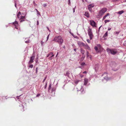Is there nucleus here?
I'll use <instances>...</instances> for the list:
<instances>
[{"instance_id":"obj_1","label":"nucleus","mask_w":126,"mask_h":126,"mask_svg":"<svg viewBox=\"0 0 126 126\" xmlns=\"http://www.w3.org/2000/svg\"><path fill=\"white\" fill-rule=\"evenodd\" d=\"M88 79L86 78H85L84 79V83L83 86H82L81 87V89L79 90L81 92V93L82 94L84 93L85 92L84 91V88H85L86 87V85L88 83Z\"/></svg>"},{"instance_id":"obj_2","label":"nucleus","mask_w":126,"mask_h":126,"mask_svg":"<svg viewBox=\"0 0 126 126\" xmlns=\"http://www.w3.org/2000/svg\"><path fill=\"white\" fill-rule=\"evenodd\" d=\"M106 51L109 54L110 53L112 55H115L117 52V49L115 48L110 49L108 48Z\"/></svg>"},{"instance_id":"obj_3","label":"nucleus","mask_w":126,"mask_h":126,"mask_svg":"<svg viewBox=\"0 0 126 126\" xmlns=\"http://www.w3.org/2000/svg\"><path fill=\"white\" fill-rule=\"evenodd\" d=\"M54 40L58 42L60 45H62L63 41V40L61 36L55 37L54 38Z\"/></svg>"},{"instance_id":"obj_4","label":"nucleus","mask_w":126,"mask_h":126,"mask_svg":"<svg viewBox=\"0 0 126 126\" xmlns=\"http://www.w3.org/2000/svg\"><path fill=\"white\" fill-rule=\"evenodd\" d=\"M110 66L112 67V70L114 71H116L118 69L117 68H115L117 66V64L114 61H112L110 64Z\"/></svg>"},{"instance_id":"obj_5","label":"nucleus","mask_w":126,"mask_h":126,"mask_svg":"<svg viewBox=\"0 0 126 126\" xmlns=\"http://www.w3.org/2000/svg\"><path fill=\"white\" fill-rule=\"evenodd\" d=\"M88 35L90 37V40H91L92 39L93 36V32L92 31V29H91L89 28L88 29Z\"/></svg>"},{"instance_id":"obj_6","label":"nucleus","mask_w":126,"mask_h":126,"mask_svg":"<svg viewBox=\"0 0 126 126\" xmlns=\"http://www.w3.org/2000/svg\"><path fill=\"white\" fill-rule=\"evenodd\" d=\"M107 73L105 72L102 75V76L106 75V76L104 77V79L102 80V81H104V82H106L107 81L109 80L110 79V78H108L107 76Z\"/></svg>"},{"instance_id":"obj_7","label":"nucleus","mask_w":126,"mask_h":126,"mask_svg":"<svg viewBox=\"0 0 126 126\" xmlns=\"http://www.w3.org/2000/svg\"><path fill=\"white\" fill-rule=\"evenodd\" d=\"M107 10L105 8L102 9L99 12V15L102 16L104 13Z\"/></svg>"},{"instance_id":"obj_8","label":"nucleus","mask_w":126,"mask_h":126,"mask_svg":"<svg viewBox=\"0 0 126 126\" xmlns=\"http://www.w3.org/2000/svg\"><path fill=\"white\" fill-rule=\"evenodd\" d=\"M91 25L93 27H96V23L93 20H91L90 21Z\"/></svg>"},{"instance_id":"obj_9","label":"nucleus","mask_w":126,"mask_h":126,"mask_svg":"<svg viewBox=\"0 0 126 126\" xmlns=\"http://www.w3.org/2000/svg\"><path fill=\"white\" fill-rule=\"evenodd\" d=\"M34 58L35 57L33 56L31 57L30 61L29 62V64H30L31 63H33V60H34Z\"/></svg>"},{"instance_id":"obj_10","label":"nucleus","mask_w":126,"mask_h":126,"mask_svg":"<svg viewBox=\"0 0 126 126\" xmlns=\"http://www.w3.org/2000/svg\"><path fill=\"white\" fill-rule=\"evenodd\" d=\"M83 47L89 50H90L91 49L90 47L87 44H85Z\"/></svg>"},{"instance_id":"obj_11","label":"nucleus","mask_w":126,"mask_h":126,"mask_svg":"<svg viewBox=\"0 0 126 126\" xmlns=\"http://www.w3.org/2000/svg\"><path fill=\"white\" fill-rule=\"evenodd\" d=\"M12 24H14L15 26V28L17 29H18L17 27L18 26V24L17 21H16L12 23Z\"/></svg>"},{"instance_id":"obj_12","label":"nucleus","mask_w":126,"mask_h":126,"mask_svg":"<svg viewBox=\"0 0 126 126\" xmlns=\"http://www.w3.org/2000/svg\"><path fill=\"white\" fill-rule=\"evenodd\" d=\"M99 67V65L98 64H95L94 66V69H95V71H96L98 69Z\"/></svg>"},{"instance_id":"obj_13","label":"nucleus","mask_w":126,"mask_h":126,"mask_svg":"<svg viewBox=\"0 0 126 126\" xmlns=\"http://www.w3.org/2000/svg\"><path fill=\"white\" fill-rule=\"evenodd\" d=\"M78 44L79 47L83 46L85 44L81 42H78Z\"/></svg>"},{"instance_id":"obj_14","label":"nucleus","mask_w":126,"mask_h":126,"mask_svg":"<svg viewBox=\"0 0 126 126\" xmlns=\"http://www.w3.org/2000/svg\"><path fill=\"white\" fill-rule=\"evenodd\" d=\"M70 75V73L69 71H67L66 72V73H64V75L65 76H67L68 77H69V75Z\"/></svg>"},{"instance_id":"obj_15","label":"nucleus","mask_w":126,"mask_h":126,"mask_svg":"<svg viewBox=\"0 0 126 126\" xmlns=\"http://www.w3.org/2000/svg\"><path fill=\"white\" fill-rule=\"evenodd\" d=\"M84 15L87 17H90L89 14L87 12H85Z\"/></svg>"},{"instance_id":"obj_16","label":"nucleus","mask_w":126,"mask_h":126,"mask_svg":"<svg viewBox=\"0 0 126 126\" xmlns=\"http://www.w3.org/2000/svg\"><path fill=\"white\" fill-rule=\"evenodd\" d=\"M26 104L25 103H23L22 104H20L19 105V106L21 107H22V108L23 109V108H24V105H25Z\"/></svg>"},{"instance_id":"obj_17","label":"nucleus","mask_w":126,"mask_h":126,"mask_svg":"<svg viewBox=\"0 0 126 126\" xmlns=\"http://www.w3.org/2000/svg\"><path fill=\"white\" fill-rule=\"evenodd\" d=\"M110 15V14L109 13H108L106 15H105L103 17V20L104 19H105L108 16H109Z\"/></svg>"},{"instance_id":"obj_18","label":"nucleus","mask_w":126,"mask_h":126,"mask_svg":"<svg viewBox=\"0 0 126 126\" xmlns=\"http://www.w3.org/2000/svg\"><path fill=\"white\" fill-rule=\"evenodd\" d=\"M124 11L123 10H121V11H120L117 12V14H119L120 15H121L124 13Z\"/></svg>"},{"instance_id":"obj_19","label":"nucleus","mask_w":126,"mask_h":126,"mask_svg":"<svg viewBox=\"0 0 126 126\" xmlns=\"http://www.w3.org/2000/svg\"><path fill=\"white\" fill-rule=\"evenodd\" d=\"M94 6V5L93 4H90L88 6V8H90L89 7H90L91 8H93Z\"/></svg>"},{"instance_id":"obj_20","label":"nucleus","mask_w":126,"mask_h":126,"mask_svg":"<svg viewBox=\"0 0 126 126\" xmlns=\"http://www.w3.org/2000/svg\"><path fill=\"white\" fill-rule=\"evenodd\" d=\"M108 31L106 32H105V34H104V35H103V37H106L108 35Z\"/></svg>"},{"instance_id":"obj_21","label":"nucleus","mask_w":126,"mask_h":126,"mask_svg":"<svg viewBox=\"0 0 126 126\" xmlns=\"http://www.w3.org/2000/svg\"><path fill=\"white\" fill-rule=\"evenodd\" d=\"M81 52L82 54H84V50L82 48L81 49Z\"/></svg>"},{"instance_id":"obj_22","label":"nucleus","mask_w":126,"mask_h":126,"mask_svg":"<svg viewBox=\"0 0 126 126\" xmlns=\"http://www.w3.org/2000/svg\"><path fill=\"white\" fill-rule=\"evenodd\" d=\"M79 81V80H76L75 81V83L76 84H77Z\"/></svg>"},{"instance_id":"obj_23","label":"nucleus","mask_w":126,"mask_h":126,"mask_svg":"<svg viewBox=\"0 0 126 126\" xmlns=\"http://www.w3.org/2000/svg\"><path fill=\"white\" fill-rule=\"evenodd\" d=\"M94 49L96 51H97L98 50V47L97 46H95L94 47Z\"/></svg>"},{"instance_id":"obj_24","label":"nucleus","mask_w":126,"mask_h":126,"mask_svg":"<svg viewBox=\"0 0 126 126\" xmlns=\"http://www.w3.org/2000/svg\"><path fill=\"white\" fill-rule=\"evenodd\" d=\"M51 84H50L49 85V86L48 88V90L49 91V90H50L51 88Z\"/></svg>"},{"instance_id":"obj_25","label":"nucleus","mask_w":126,"mask_h":126,"mask_svg":"<svg viewBox=\"0 0 126 126\" xmlns=\"http://www.w3.org/2000/svg\"><path fill=\"white\" fill-rule=\"evenodd\" d=\"M110 21L109 20H106L104 21V22L105 23H106L107 22Z\"/></svg>"},{"instance_id":"obj_26","label":"nucleus","mask_w":126,"mask_h":126,"mask_svg":"<svg viewBox=\"0 0 126 126\" xmlns=\"http://www.w3.org/2000/svg\"><path fill=\"white\" fill-rule=\"evenodd\" d=\"M85 64V63H82L81 64V65L82 66H84Z\"/></svg>"},{"instance_id":"obj_27","label":"nucleus","mask_w":126,"mask_h":126,"mask_svg":"<svg viewBox=\"0 0 126 126\" xmlns=\"http://www.w3.org/2000/svg\"><path fill=\"white\" fill-rule=\"evenodd\" d=\"M37 11V14H38L39 15H40V12L38 11L36 9H35Z\"/></svg>"},{"instance_id":"obj_28","label":"nucleus","mask_w":126,"mask_h":126,"mask_svg":"<svg viewBox=\"0 0 126 126\" xmlns=\"http://www.w3.org/2000/svg\"><path fill=\"white\" fill-rule=\"evenodd\" d=\"M29 67L30 68H32L33 67V65L32 64H31L29 66Z\"/></svg>"},{"instance_id":"obj_29","label":"nucleus","mask_w":126,"mask_h":126,"mask_svg":"<svg viewBox=\"0 0 126 126\" xmlns=\"http://www.w3.org/2000/svg\"><path fill=\"white\" fill-rule=\"evenodd\" d=\"M47 82H46V85L45 86V87H44V88L45 89H46V88H47Z\"/></svg>"},{"instance_id":"obj_30","label":"nucleus","mask_w":126,"mask_h":126,"mask_svg":"<svg viewBox=\"0 0 126 126\" xmlns=\"http://www.w3.org/2000/svg\"><path fill=\"white\" fill-rule=\"evenodd\" d=\"M86 40L88 43H90V41L89 39H87Z\"/></svg>"},{"instance_id":"obj_31","label":"nucleus","mask_w":126,"mask_h":126,"mask_svg":"<svg viewBox=\"0 0 126 126\" xmlns=\"http://www.w3.org/2000/svg\"><path fill=\"white\" fill-rule=\"evenodd\" d=\"M124 46H126V41H125L124 43L123 44Z\"/></svg>"},{"instance_id":"obj_32","label":"nucleus","mask_w":126,"mask_h":126,"mask_svg":"<svg viewBox=\"0 0 126 126\" xmlns=\"http://www.w3.org/2000/svg\"><path fill=\"white\" fill-rule=\"evenodd\" d=\"M87 72L86 71H84L82 73L83 74H86L87 73Z\"/></svg>"},{"instance_id":"obj_33","label":"nucleus","mask_w":126,"mask_h":126,"mask_svg":"<svg viewBox=\"0 0 126 126\" xmlns=\"http://www.w3.org/2000/svg\"><path fill=\"white\" fill-rule=\"evenodd\" d=\"M25 18V16H21V18H20V19H23Z\"/></svg>"},{"instance_id":"obj_34","label":"nucleus","mask_w":126,"mask_h":126,"mask_svg":"<svg viewBox=\"0 0 126 126\" xmlns=\"http://www.w3.org/2000/svg\"><path fill=\"white\" fill-rule=\"evenodd\" d=\"M38 57H37L36 58V60H35V62H36V63H37L38 62Z\"/></svg>"},{"instance_id":"obj_35","label":"nucleus","mask_w":126,"mask_h":126,"mask_svg":"<svg viewBox=\"0 0 126 126\" xmlns=\"http://www.w3.org/2000/svg\"><path fill=\"white\" fill-rule=\"evenodd\" d=\"M47 6V4H43V6L44 7H46Z\"/></svg>"},{"instance_id":"obj_36","label":"nucleus","mask_w":126,"mask_h":126,"mask_svg":"<svg viewBox=\"0 0 126 126\" xmlns=\"http://www.w3.org/2000/svg\"><path fill=\"white\" fill-rule=\"evenodd\" d=\"M87 56V57H89L91 59V56Z\"/></svg>"},{"instance_id":"obj_37","label":"nucleus","mask_w":126,"mask_h":126,"mask_svg":"<svg viewBox=\"0 0 126 126\" xmlns=\"http://www.w3.org/2000/svg\"><path fill=\"white\" fill-rule=\"evenodd\" d=\"M29 40H28L27 41H25V43H29Z\"/></svg>"},{"instance_id":"obj_38","label":"nucleus","mask_w":126,"mask_h":126,"mask_svg":"<svg viewBox=\"0 0 126 126\" xmlns=\"http://www.w3.org/2000/svg\"><path fill=\"white\" fill-rule=\"evenodd\" d=\"M119 32H115V34H116L118 35L119 33Z\"/></svg>"},{"instance_id":"obj_39","label":"nucleus","mask_w":126,"mask_h":126,"mask_svg":"<svg viewBox=\"0 0 126 126\" xmlns=\"http://www.w3.org/2000/svg\"><path fill=\"white\" fill-rule=\"evenodd\" d=\"M54 55L53 53H52V52H51L50 53V54H48V55Z\"/></svg>"},{"instance_id":"obj_40","label":"nucleus","mask_w":126,"mask_h":126,"mask_svg":"<svg viewBox=\"0 0 126 126\" xmlns=\"http://www.w3.org/2000/svg\"><path fill=\"white\" fill-rule=\"evenodd\" d=\"M17 14V16H18V15H20L21 14V12H19L18 14Z\"/></svg>"},{"instance_id":"obj_41","label":"nucleus","mask_w":126,"mask_h":126,"mask_svg":"<svg viewBox=\"0 0 126 126\" xmlns=\"http://www.w3.org/2000/svg\"><path fill=\"white\" fill-rule=\"evenodd\" d=\"M49 34L47 36V41L49 38Z\"/></svg>"},{"instance_id":"obj_42","label":"nucleus","mask_w":126,"mask_h":126,"mask_svg":"<svg viewBox=\"0 0 126 126\" xmlns=\"http://www.w3.org/2000/svg\"><path fill=\"white\" fill-rule=\"evenodd\" d=\"M39 24V22L38 20L37 21V25H38Z\"/></svg>"},{"instance_id":"obj_43","label":"nucleus","mask_w":126,"mask_h":126,"mask_svg":"<svg viewBox=\"0 0 126 126\" xmlns=\"http://www.w3.org/2000/svg\"><path fill=\"white\" fill-rule=\"evenodd\" d=\"M120 0H113V1L114 2H115L116 1H118Z\"/></svg>"},{"instance_id":"obj_44","label":"nucleus","mask_w":126,"mask_h":126,"mask_svg":"<svg viewBox=\"0 0 126 126\" xmlns=\"http://www.w3.org/2000/svg\"><path fill=\"white\" fill-rule=\"evenodd\" d=\"M68 4L70 5V0H68Z\"/></svg>"},{"instance_id":"obj_45","label":"nucleus","mask_w":126,"mask_h":126,"mask_svg":"<svg viewBox=\"0 0 126 126\" xmlns=\"http://www.w3.org/2000/svg\"><path fill=\"white\" fill-rule=\"evenodd\" d=\"M25 21V20H24V19H21L20 21V22H23V21Z\"/></svg>"},{"instance_id":"obj_46","label":"nucleus","mask_w":126,"mask_h":126,"mask_svg":"<svg viewBox=\"0 0 126 126\" xmlns=\"http://www.w3.org/2000/svg\"><path fill=\"white\" fill-rule=\"evenodd\" d=\"M20 15H18V16H17V18H20Z\"/></svg>"},{"instance_id":"obj_47","label":"nucleus","mask_w":126,"mask_h":126,"mask_svg":"<svg viewBox=\"0 0 126 126\" xmlns=\"http://www.w3.org/2000/svg\"><path fill=\"white\" fill-rule=\"evenodd\" d=\"M21 96V95H20L19 96H17L16 97V98H17V99H19V97L20 96Z\"/></svg>"},{"instance_id":"obj_48","label":"nucleus","mask_w":126,"mask_h":126,"mask_svg":"<svg viewBox=\"0 0 126 126\" xmlns=\"http://www.w3.org/2000/svg\"><path fill=\"white\" fill-rule=\"evenodd\" d=\"M46 79V77L43 80V82H44L45 81V80Z\"/></svg>"},{"instance_id":"obj_49","label":"nucleus","mask_w":126,"mask_h":126,"mask_svg":"<svg viewBox=\"0 0 126 126\" xmlns=\"http://www.w3.org/2000/svg\"><path fill=\"white\" fill-rule=\"evenodd\" d=\"M40 95V94H37V95L36 96V97H38Z\"/></svg>"},{"instance_id":"obj_50","label":"nucleus","mask_w":126,"mask_h":126,"mask_svg":"<svg viewBox=\"0 0 126 126\" xmlns=\"http://www.w3.org/2000/svg\"><path fill=\"white\" fill-rule=\"evenodd\" d=\"M84 57H85V56H83L82 57L81 59V60H83V59L84 58Z\"/></svg>"},{"instance_id":"obj_51","label":"nucleus","mask_w":126,"mask_h":126,"mask_svg":"<svg viewBox=\"0 0 126 126\" xmlns=\"http://www.w3.org/2000/svg\"><path fill=\"white\" fill-rule=\"evenodd\" d=\"M75 7L73 8V12L74 13L75 12Z\"/></svg>"},{"instance_id":"obj_52","label":"nucleus","mask_w":126,"mask_h":126,"mask_svg":"<svg viewBox=\"0 0 126 126\" xmlns=\"http://www.w3.org/2000/svg\"><path fill=\"white\" fill-rule=\"evenodd\" d=\"M111 29V28H109L108 29V31L110 30Z\"/></svg>"},{"instance_id":"obj_53","label":"nucleus","mask_w":126,"mask_h":126,"mask_svg":"<svg viewBox=\"0 0 126 126\" xmlns=\"http://www.w3.org/2000/svg\"><path fill=\"white\" fill-rule=\"evenodd\" d=\"M89 8H88L89 10L90 11L91 10L92 8L90 7Z\"/></svg>"},{"instance_id":"obj_54","label":"nucleus","mask_w":126,"mask_h":126,"mask_svg":"<svg viewBox=\"0 0 126 126\" xmlns=\"http://www.w3.org/2000/svg\"><path fill=\"white\" fill-rule=\"evenodd\" d=\"M53 56V55H52V56H51L50 57V59H52V57L53 56Z\"/></svg>"},{"instance_id":"obj_55","label":"nucleus","mask_w":126,"mask_h":126,"mask_svg":"<svg viewBox=\"0 0 126 126\" xmlns=\"http://www.w3.org/2000/svg\"><path fill=\"white\" fill-rule=\"evenodd\" d=\"M52 92H53V91H54V88H52Z\"/></svg>"},{"instance_id":"obj_56","label":"nucleus","mask_w":126,"mask_h":126,"mask_svg":"<svg viewBox=\"0 0 126 126\" xmlns=\"http://www.w3.org/2000/svg\"><path fill=\"white\" fill-rule=\"evenodd\" d=\"M102 26H100L99 28H98V31H99V30H100V28Z\"/></svg>"},{"instance_id":"obj_57","label":"nucleus","mask_w":126,"mask_h":126,"mask_svg":"<svg viewBox=\"0 0 126 126\" xmlns=\"http://www.w3.org/2000/svg\"><path fill=\"white\" fill-rule=\"evenodd\" d=\"M43 42L42 41H41V43L42 45L43 44Z\"/></svg>"},{"instance_id":"obj_58","label":"nucleus","mask_w":126,"mask_h":126,"mask_svg":"<svg viewBox=\"0 0 126 126\" xmlns=\"http://www.w3.org/2000/svg\"><path fill=\"white\" fill-rule=\"evenodd\" d=\"M47 28L48 31L49 32H50V31L49 29V28L47 27Z\"/></svg>"},{"instance_id":"obj_59","label":"nucleus","mask_w":126,"mask_h":126,"mask_svg":"<svg viewBox=\"0 0 126 126\" xmlns=\"http://www.w3.org/2000/svg\"><path fill=\"white\" fill-rule=\"evenodd\" d=\"M37 68H36V73H37Z\"/></svg>"},{"instance_id":"obj_60","label":"nucleus","mask_w":126,"mask_h":126,"mask_svg":"<svg viewBox=\"0 0 126 126\" xmlns=\"http://www.w3.org/2000/svg\"><path fill=\"white\" fill-rule=\"evenodd\" d=\"M15 6L16 8V2L15 3Z\"/></svg>"},{"instance_id":"obj_61","label":"nucleus","mask_w":126,"mask_h":126,"mask_svg":"<svg viewBox=\"0 0 126 126\" xmlns=\"http://www.w3.org/2000/svg\"><path fill=\"white\" fill-rule=\"evenodd\" d=\"M76 48H75V49H74V50L75 51V52H76Z\"/></svg>"},{"instance_id":"obj_62","label":"nucleus","mask_w":126,"mask_h":126,"mask_svg":"<svg viewBox=\"0 0 126 126\" xmlns=\"http://www.w3.org/2000/svg\"><path fill=\"white\" fill-rule=\"evenodd\" d=\"M80 76L81 78H82L83 76V75H81Z\"/></svg>"},{"instance_id":"obj_63","label":"nucleus","mask_w":126,"mask_h":126,"mask_svg":"<svg viewBox=\"0 0 126 126\" xmlns=\"http://www.w3.org/2000/svg\"><path fill=\"white\" fill-rule=\"evenodd\" d=\"M87 55H88V54H89V52L88 51H87Z\"/></svg>"},{"instance_id":"obj_64","label":"nucleus","mask_w":126,"mask_h":126,"mask_svg":"<svg viewBox=\"0 0 126 126\" xmlns=\"http://www.w3.org/2000/svg\"><path fill=\"white\" fill-rule=\"evenodd\" d=\"M97 46L99 47V46H100V45H99V44H98L97 45Z\"/></svg>"}]
</instances>
